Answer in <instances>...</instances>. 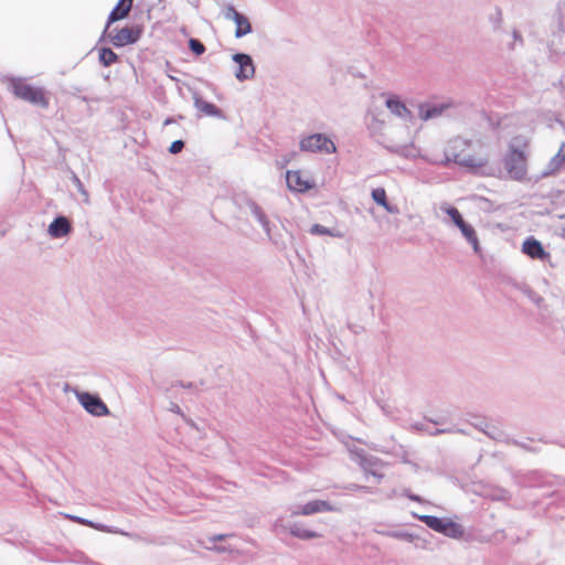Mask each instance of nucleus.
I'll use <instances>...</instances> for the list:
<instances>
[{
  "instance_id": "obj_29",
  "label": "nucleus",
  "mask_w": 565,
  "mask_h": 565,
  "mask_svg": "<svg viewBox=\"0 0 565 565\" xmlns=\"http://www.w3.org/2000/svg\"><path fill=\"white\" fill-rule=\"evenodd\" d=\"M89 526L95 530L106 532V533H116V534L127 535V533H125L122 531H119L115 527H110V526L102 524V523L89 522Z\"/></svg>"
},
{
  "instance_id": "obj_37",
  "label": "nucleus",
  "mask_w": 565,
  "mask_h": 565,
  "mask_svg": "<svg viewBox=\"0 0 565 565\" xmlns=\"http://www.w3.org/2000/svg\"><path fill=\"white\" fill-rule=\"evenodd\" d=\"M174 122V119L173 118H167L163 122L164 126H168L170 124Z\"/></svg>"
},
{
  "instance_id": "obj_2",
  "label": "nucleus",
  "mask_w": 565,
  "mask_h": 565,
  "mask_svg": "<svg viewBox=\"0 0 565 565\" xmlns=\"http://www.w3.org/2000/svg\"><path fill=\"white\" fill-rule=\"evenodd\" d=\"M527 147L529 138L521 135L515 136L509 142V150L504 157V168L513 180L521 181L526 177L527 159L525 152Z\"/></svg>"
},
{
  "instance_id": "obj_1",
  "label": "nucleus",
  "mask_w": 565,
  "mask_h": 565,
  "mask_svg": "<svg viewBox=\"0 0 565 565\" xmlns=\"http://www.w3.org/2000/svg\"><path fill=\"white\" fill-rule=\"evenodd\" d=\"M473 142L461 136L450 138L444 148V158L440 161L430 160L433 163L455 162L466 168H482L487 159L472 152Z\"/></svg>"
},
{
  "instance_id": "obj_14",
  "label": "nucleus",
  "mask_w": 565,
  "mask_h": 565,
  "mask_svg": "<svg viewBox=\"0 0 565 565\" xmlns=\"http://www.w3.org/2000/svg\"><path fill=\"white\" fill-rule=\"evenodd\" d=\"M275 527L288 530L291 535H294L295 537H298L300 540H311V539L320 537L319 533L308 530V529H305L299 523H291V522L286 523L282 518L276 520Z\"/></svg>"
},
{
  "instance_id": "obj_20",
  "label": "nucleus",
  "mask_w": 565,
  "mask_h": 565,
  "mask_svg": "<svg viewBox=\"0 0 565 565\" xmlns=\"http://www.w3.org/2000/svg\"><path fill=\"white\" fill-rule=\"evenodd\" d=\"M371 195H372V199L374 200V202H376L379 205L383 206L386 212H388L391 214L399 213V210L396 205L388 203L385 189H383V188L373 189Z\"/></svg>"
},
{
  "instance_id": "obj_33",
  "label": "nucleus",
  "mask_w": 565,
  "mask_h": 565,
  "mask_svg": "<svg viewBox=\"0 0 565 565\" xmlns=\"http://www.w3.org/2000/svg\"><path fill=\"white\" fill-rule=\"evenodd\" d=\"M184 148V142L182 140H175L171 143L169 151L172 154H177L182 151Z\"/></svg>"
},
{
  "instance_id": "obj_11",
  "label": "nucleus",
  "mask_w": 565,
  "mask_h": 565,
  "mask_svg": "<svg viewBox=\"0 0 565 565\" xmlns=\"http://www.w3.org/2000/svg\"><path fill=\"white\" fill-rule=\"evenodd\" d=\"M77 398L82 406L94 416H105L109 413L106 404L96 395L83 392L77 394Z\"/></svg>"
},
{
  "instance_id": "obj_25",
  "label": "nucleus",
  "mask_w": 565,
  "mask_h": 565,
  "mask_svg": "<svg viewBox=\"0 0 565 565\" xmlns=\"http://www.w3.org/2000/svg\"><path fill=\"white\" fill-rule=\"evenodd\" d=\"M309 233L311 235H319V236L328 235V236L337 237V238H342L344 236V234L340 230H338L335 227L329 228V227H326L320 224H313L310 227Z\"/></svg>"
},
{
  "instance_id": "obj_32",
  "label": "nucleus",
  "mask_w": 565,
  "mask_h": 565,
  "mask_svg": "<svg viewBox=\"0 0 565 565\" xmlns=\"http://www.w3.org/2000/svg\"><path fill=\"white\" fill-rule=\"evenodd\" d=\"M475 427L479 428L480 430H482L484 434H487L489 437H491L493 439H498L500 436V433L497 429L492 428L491 430H489V426L487 424H480V425L475 424Z\"/></svg>"
},
{
  "instance_id": "obj_36",
  "label": "nucleus",
  "mask_w": 565,
  "mask_h": 565,
  "mask_svg": "<svg viewBox=\"0 0 565 565\" xmlns=\"http://www.w3.org/2000/svg\"><path fill=\"white\" fill-rule=\"evenodd\" d=\"M513 38L515 41L521 40V35L518 31H513Z\"/></svg>"
},
{
  "instance_id": "obj_12",
  "label": "nucleus",
  "mask_w": 565,
  "mask_h": 565,
  "mask_svg": "<svg viewBox=\"0 0 565 565\" xmlns=\"http://www.w3.org/2000/svg\"><path fill=\"white\" fill-rule=\"evenodd\" d=\"M328 501L315 500L303 505H292L289 508L291 515H312L319 512L335 511Z\"/></svg>"
},
{
  "instance_id": "obj_24",
  "label": "nucleus",
  "mask_w": 565,
  "mask_h": 565,
  "mask_svg": "<svg viewBox=\"0 0 565 565\" xmlns=\"http://www.w3.org/2000/svg\"><path fill=\"white\" fill-rule=\"evenodd\" d=\"M130 10V4H124L122 2L118 1L116 7L111 10V12L108 15L106 31H108L111 23L126 18L129 14Z\"/></svg>"
},
{
  "instance_id": "obj_28",
  "label": "nucleus",
  "mask_w": 565,
  "mask_h": 565,
  "mask_svg": "<svg viewBox=\"0 0 565 565\" xmlns=\"http://www.w3.org/2000/svg\"><path fill=\"white\" fill-rule=\"evenodd\" d=\"M381 533L385 536L397 539V540H403L406 542H413L415 539V536L413 534L403 532V531H386V532H381Z\"/></svg>"
},
{
  "instance_id": "obj_9",
  "label": "nucleus",
  "mask_w": 565,
  "mask_h": 565,
  "mask_svg": "<svg viewBox=\"0 0 565 565\" xmlns=\"http://www.w3.org/2000/svg\"><path fill=\"white\" fill-rule=\"evenodd\" d=\"M233 62L237 65L236 71L234 72L235 77L239 82H244L249 79L255 74V66L253 58L250 55L246 53H235L232 56Z\"/></svg>"
},
{
  "instance_id": "obj_23",
  "label": "nucleus",
  "mask_w": 565,
  "mask_h": 565,
  "mask_svg": "<svg viewBox=\"0 0 565 565\" xmlns=\"http://www.w3.org/2000/svg\"><path fill=\"white\" fill-rule=\"evenodd\" d=\"M384 147L390 150L391 152H394L398 156L409 158L413 156V148L411 147L408 141L405 142H395L393 140H387L384 143Z\"/></svg>"
},
{
  "instance_id": "obj_17",
  "label": "nucleus",
  "mask_w": 565,
  "mask_h": 565,
  "mask_svg": "<svg viewBox=\"0 0 565 565\" xmlns=\"http://www.w3.org/2000/svg\"><path fill=\"white\" fill-rule=\"evenodd\" d=\"M565 163V142H563L557 153L548 161L545 169L542 172V177H550L561 170Z\"/></svg>"
},
{
  "instance_id": "obj_27",
  "label": "nucleus",
  "mask_w": 565,
  "mask_h": 565,
  "mask_svg": "<svg viewBox=\"0 0 565 565\" xmlns=\"http://www.w3.org/2000/svg\"><path fill=\"white\" fill-rule=\"evenodd\" d=\"M118 55L109 47H103L99 51V62L104 66H110L117 62Z\"/></svg>"
},
{
  "instance_id": "obj_7",
  "label": "nucleus",
  "mask_w": 565,
  "mask_h": 565,
  "mask_svg": "<svg viewBox=\"0 0 565 565\" xmlns=\"http://www.w3.org/2000/svg\"><path fill=\"white\" fill-rule=\"evenodd\" d=\"M382 98L388 111L398 119L407 122L414 120L412 110L406 106L401 96L393 93H383Z\"/></svg>"
},
{
  "instance_id": "obj_18",
  "label": "nucleus",
  "mask_w": 565,
  "mask_h": 565,
  "mask_svg": "<svg viewBox=\"0 0 565 565\" xmlns=\"http://www.w3.org/2000/svg\"><path fill=\"white\" fill-rule=\"evenodd\" d=\"M193 102H194V107L199 111L203 113L204 115L211 116V117H216V118L224 117L222 110L218 107H216L212 103H209V102L202 99L198 93L193 94Z\"/></svg>"
},
{
  "instance_id": "obj_4",
  "label": "nucleus",
  "mask_w": 565,
  "mask_h": 565,
  "mask_svg": "<svg viewBox=\"0 0 565 565\" xmlns=\"http://www.w3.org/2000/svg\"><path fill=\"white\" fill-rule=\"evenodd\" d=\"M414 516L424 522L429 529L438 533H441L448 537L459 539L463 535L462 527L448 519H441L434 515L418 514H414Z\"/></svg>"
},
{
  "instance_id": "obj_39",
  "label": "nucleus",
  "mask_w": 565,
  "mask_h": 565,
  "mask_svg": "<svg viewBox=\"0 0 565 565\" xmlns=\"http://www.w3.org/2000/svg\"><path fill=\"white\" fill-rule=\"evenodd\" d=\"M408 498L414 500V501H419V497L418 495H415V494H408Z\"/></svg>"
},
{
  "instance_id": "obj_26",
  "label": "nucleus",
  "mask_w": 565,
  "mask_h": 565,
  "mask_svg": "<svg viewBox=\"0 0 565 565\" xmlns=\"http://www.w3.org/2000/svg\"><path fill=\"white\" fill-rule=\"evenodd\" d=\"M439 209H440V211H441V212L446 213V214L450 217L451 222H452L457 227H459V226H461L463 223H466V222H465V220L462 218V216H461L460 212H459L456 207H454V206H451V205H449V204H447V203H443V204L439 206Z\"/></svg>"
},
{
  "instance_id": "obj_41",
  "label": "nucleus",
  "mask_w": 565,
  "mask_h": 565,
  "mask_svg": "<svg viewBox=\"0 0 565 565\" xmlns=\"http://www.w3.org/2000/svg\"><path fill=\"white\" fill-rule=\"evenodd\" d=\"M173 411H179V406H177V405H175V406L173 407Z\"/></svg>"
},
{
  "instance_id": "obj_19",
  "label": "nucleus",
  "mask_w": 565,
  "mask_h": 565,
  "mask_svg": "<svg viewBox=\"0 0 565 565\" xmlns=\"http://www.w3.org/2000/svg\"><path fill=\"white\" fill-rule=\"evenodd\" d=\"M247 207L249 211V214L259 223V225L263 227L266 236L271 239V233H270V226L269 221L263 211V209L255 202H248Z\"/></svg>"
},
{
  "instance_id": "obj_10",
  "label": "nucleus",
  "mask_w": 565,
  "mask_h": 565,
  "mask_svg": "<svg viewBox=\"0 0 565 565\" xmlns=\"http://www.w3.org/2000/svg\"><path fill=\"white\" fill-rule=\"evenodd\" d=\"M224 18L235 23V38L241 39L252 32V24L246 15L230 6L224 11Z\"/></svg>"
},
{
  "instance_id": "obj_22",
  "label": "nucleus",
  "mask_w": 565,
  "mask_h": 565,
  "mask_svg": "<svg viewBox=\"0 0 565 565\" xmlns=\"http://www.w3.org/2000/svg\"><path fill=\"white\" fill-rule=\"evenodd\" d=\"M458 228L460 230V232H461L462 236L466 238V241L472 246L473 252L476 254H480L481 248H480L479 239H478L475 228L468 223H463Z\"/></svg>"
},
{
  "instance_id": "obj_38",
  "label": "nucleus",
  "mask_w": 565,
  "mask_h": 565,
  "mask_svg": "<svg viewBox=\"0 0 565 565\" xmlns=\"http://www.w3.org/2000/svg\"><path fill=\"white\" fill-rule=\"evenodd\" d=\"M120 2H122L124 4H130V8L132 7V2L134 0H119Z\"/></svg>"
},
{
  "instance_id": "obj_35",
  "label": "nucleus",
  "mask_w": 565,
  "mask_h": 565,
  "mask_svg": "<svg viewBox=\"0 0 565 565\" xmlns=\"http://www.w3.org/2000/svg\"><path fill=\"white\" fill-rule=\"evenodd\" d=\"M505 494H507V492H505V491H501V494H500V495L494 497V499H499V500H501V499H505V498H507V495H505Z\"/></svg>"
},
{
  "instance_id": "obj_6",
  "label": "nucleus",
  "mask_w": 565,
  "mask_h": 565,
  "mask_svg": "<svg viewBox=\"0 0 565 565\" xmlns=\"http://www.w3.org/2000/svg\"><path fill=\"white\" fill-rule=\"evenodd\" d=\"M104 34L107 35L113 45L121 47L136 43L141 36V31L137 26H126L122 29H111L109 26L108 31L104 30Z\"/></svg>"
},
{
  "instance_id": "obj_40",
  "label": "nucleus",
  "mask_w": 565,
  "mask_h": 565,
  "mask_svg": "<svg viewBox=\"0 0 565 565\" xmlns=\"http://www.w3.org/2000/svg\"><path fill=\"white\" fill-rule=\"evenodd\" d=\"M542 297H537L536 299H534L535 303L540 305V302L542 301Z\"/></svg>"
},
{
  "instance_id": "obj_31",
  "label": "nucleus",
  "mask_w": 565,
  "mask_h": 565,
  "mask_svg": "<svg viewBox=\"0 0 565 565\" xmlns=\"http://www.w3.org/2000/svg\"><path fill=\"white\" fill-rule=\"evenodd\" d=\"M227 536H228L227 534H216V535L210 536L209 537V542L212 543L213 545L212 546H206V548H209V550H216L218 552H225L226 551L225 547H216L215 543L217 541H223Z\"/></svg>"
},
{
  "instance_id": "obj_21",
  "label": "nucleus",
  "mask_w": 565,
  "mask_h": 565,
  "mask_svg": "<svg viewBox=\"0 0 565 565\" xmlns=\"http://www.w3.org/2000/svg\"><path fill=\"white\" fill-rule=\"evenodd\" d=\"M344 445L347 446L348 450L352 455V458L360 462L361 466L365 469L366 473L372 475L376 479H381L382 475L377 473L375 470L369 469L366 465L369 463V459H366L364 451L362 449H358L351 446L349 441H344Z\"/></svg>"
},
{
  "instance_id": "obj_16",
  "label": "nucleus",
  "mask_w": 565,
  "mask_h": 565,
  "mask_svg": "<svg viewBox=\"0 0 565 565\" xmlns=\"http://www.w3.org/2000/svg\"><path fill=\"white\" fill-rule=\"evenodd\" d=\"M72 231V224L66 216L55 217L47 227V233L52 238H61L68 235Z\"/></svg>"
},
{
  "instance_id": "obj_13",
  "label": "nucleus",
  "mask_w": 565,
  "mask_h": 565,
  "mask_svg": "<svg viewBox=\"0 0 565 565\" xmlns=\"http://www.w3.org/2000/svg\"><path fill=\"white\" fill-rule=\"evenodd\" d=\"M287 186L290 191L303 193L315 186L313 181L309 177H305L301 171L289 170L286 173Z\"/></svg>"
},
{
  "instance_id": "obj_34",
  "label": "nucleus",
  "mask_w": 565,
  "mask_h": 565,
  "mask_svg": "<svg viewBox=\"0 0 565 565\" xmlns=\"http://www.w3.org/2000/svg\"><path fill=\"white\" fill-rule=\"evenodd\" d=\"M76 521L83 525H87L89 526V520H86V519H82V518H76Z\"/></svg>"
},
{
  "instance_id": "obj_8",
  "label": "nucleus",
  "mask_w": 565,
  "mask_h": 565,
  "mask_svg": "<svg viewBox=\"0 0 565 565\" xmlns=\"http://www.w3.org/2000/svg\"><path fill=\"white\" fill-rule=\"evenodd\" d=\"M451 106H452V103H450V102H435V100L422 102L417 106L418 118L422 121H429L433 119H437V118L441 117Z\"/></svg>"
},
{
  "instance_id": "obj_42",
  "label": "nucleus",
  "mask_w": 565,
  "mask_h": 565,
  "mask_svg": "<svg viewBox=\"0 0 565 565\" xmlns=\"http://www.w3.org/2000/svg\"><path fill=\"white\" fill-rule=\"evenodd\" d=\"M173 411H179V406H177V405H175V406L173 407Z\"/></svg>"
},
{
  "instance_id": "obj_3",
  "label": "nucleus",
  "mask_w": 565,
  "mask_h": 565,
  "mask_svg": "<svg viewBox=\"0 0 565 565\" xmlns=\"http://www.w3.org/2000/svg\"><path fill=\"white\" fill-rule=\"evenodd\" d=\"M9 87L15 97L32 105L47 108L49 100L45 97L43 88L34 87L22 78H12L10 81Z\"/></svg>"
},
{
  "instance_id": "obj_15",
  "label": "nucleus",
  "mask_w": 565,
  "mask_h": 565,
  "mask_svg": "<svg viewBox=\"0 0 565 565\" xmlns=\"http://www.w3.org/2000/svg\"><path fill=\"white\" fill-rule=\"evenodd\" d=\"M522 252L532 259L544 260L550 257L540 241L534 237L526 238L522 244Z\"/></svg>"
},
{
  "instance_id": "obj_5",
  "label": "nucleus",
  "mask_w": 565,
  "mask_h": 565,
  "mask_svg": "<svg viewBox=\"0 0 565 565\" xmlns=\"http://www.w3.org/2000/svg\"><path fill=\"white\" fill-rule=\"evenodd\" d=\"M299 147L301 151L307 152L332 154L337 151L335 143L327 135L320 132L303 137Z\"/></svg>"
},
{
  "instance_id": "obj_30",
  "label": "nucleus",
  "mask_w": 565,
  "mask_h": 565,
  "mask_svg": "<svg viewBox=\"0 0 565 565\" xmlns=\"http://www.w3.org/2000/svg\"><path fill=\"white\" fill-rule=\"evenodd\" d=\"M189 47L196 55H201L205 51V46L203 45V43L196 39L189 40Z\"/></svg>"
}]
</instances>
